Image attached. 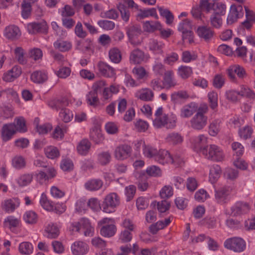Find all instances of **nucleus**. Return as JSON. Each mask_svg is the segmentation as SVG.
Instances as JSON below:
<instances>
[{"label": "nucleus", "instance_id": "obj_19", "mask_svg": "<svg viewBox=\"0 0 255 255\" xmlns=\"http://www.w3.org/2000/svg\"><path fill=\"white\" fill-rule=\"evenodd\" d=\"M69 102L66 98H61L60 99H55L51 100L49 102V106L53 110L58 111L61 110V111L66 109V107L68 105Z\"/></svg>", "mask_w": 255, "mask_h": 255}, {"label": "nucleus", "instance_id": "obj_12", "mask_svg": "<svg viewBox=\"0 0 255 255\" xmlns=\"http://www.w3.org/2000/svg\"><path fill=\"white\" fill-rule=\"evenodd\" d=\"M198 35L207 42L210 41L215 35L214 31L207 26H199L197 30Z\"/></svg>", "mask_w": 255, "mask_h": 255}, {"label": "nucleus", "instance_id": "obj_34", "mask_svg": "<svg viewBox=\"0 0 255 255\" xmlns=\"http://www.w3.org/2000/svg\"><path fill=\"white\" fill-rule=\"evenodd\" d=\"M221 173V168L218 165H214L210 168L209 180L212 183H215L220 177Z\"/></svg>", "mask_w": 255, "mask_h": 255}, {"label": "nucleus", "instance_id": "obj_55", "mask_svg": "<svg viewBox=\"0 0 255 255\" xmlns=\"http://www.w3.org/2000/svg\"><path fill=\"white\" fill-rule=\"evenodd\" d=\"M200 223L208 229H213L216 226V219L214 217H207L202 220Z\"/></svg>", "mask_w": 255, "mask_h": 255}, {"label": "nucleus", "instance_id": "obj_26", "mask_svg": "<svg viewBox=\"0 0 255 255\" xmlns=\"http://www.w3.org/2000/svg\"><path fill=\"white\" fill-rule=\"evenodd\" d=\"M53 46L55 49L62 52L69 51L72 47L71 42L63 40H56L53 43Z\"/></svg>", "mask_w": 255, "mask_h": 255}, {"label": "nucleus", "instance_id": "obj_9", "mask_svg": "<svg viewBox=\"0 0 255 255\" xmlns=\"http://www.w3.org/2000/svg\"><path fill=\"white\" fill-rule=\"evenodd\" d=\"M131 147L128 144H121L116 147L114 151L115 158L119 160L127 159L130 155Z\"/></svg>", "mask_w": 255, "mask_h": 255}, {"label": "nucleus", "instance_id": "obj_38", "mask_svg": "<svg viewBox=\"0 0 255 255\" xmlns=\"http://www.w3.org/2000/svg\"><path fill=\"white\" fill-rule=\"evenodd\" d=\"M161 24L157 21H146L143 23V28L147 32H153L159 30Z\"/></svg>", "mask_w": 255, "mask_h": 255}, {"label": "nucleus", "instance_id": "obj_46", "mask_svg": "<svg viewBox=\"0 0 255 255\" xmlns=\"http://www.w3.org/2000/svg\"><path fill=\"white\" fill-rule=\"evenodd\" d=\"M158 151L157 149L150 146L144 144L143 152L144 155L148 158L153 157L155 159Z\"/></svg>", "mask_w": 255, "mask_h": 255}, {"label": "nucleus", "instance_id": "obj_47", "mask_svg": "<svg viewBox=\"0 0 255 255\" xmlns=\"http://www.w3.org/2000/svg\"><path fill=\"white\" fill-rule=\"evenodd\" d=\"M179 75L183 79L189 78L192 74V69L191 67L186 66H181L179 67L178 70Z\"/></svg>", "mask_w": 255, "mask_h": 255}, {"label": "nucleus", "instance_id": "obj_25", "mask_svg": "<svg viewBox=\"0 0 255 255\" xmlns=\"http://www.w3.org/2000/svg\"><path fill=\"white\" fill-rule=\"evenodd\" d=\"M30 78L33 82L41 84L47 80L48 75L44 71H36L31 74Z\"/></svg>", "mask_w": 255, "mask_h": 255}, {"label": "nucleus", "instance_id": "obj_49", "mask_svg": "<svg viewBox=\"0 0 255 255\" xmlns=\"http://www.w3.org/2000/svg\"><path fill=\"white\" fill-rule=\"evenodd\" d=\"M19 251L22 254L29 255L33 251L32 245L28 242H22L19 246Z\"/></svg>", "mask_w": 255, "mask_h": 255}, {"label": "nucleus", "instance_id": "obj_63", "mask_svg": "<svg viewBox=\"0 0 255 255\" xmlns=\"http://www.w3.org/2000/svg\"><path fill=\"white\" fill-rule=\"evenodd\" d=\"M75 33L77 36L81 38H84L86 37L87 32L83 29L82 23L78 22L75 27Z\"/></svg>", "mask_w": 255, "mask_h": 255}, {"label": "nucleus", "instance_id": "obj_59", "mask_svg": "<svg viewBox=\"0 0 255 255\" xmlns=\"http://www.w3.org/2000/svg\"><path fill=\"white\" fill-rule=\"evenodd\" d=\"M253 133V129L249 126H246L242 128H240L239 131V134L240 137L247 139L250 138Z\"/></svg>", "mask_w": 255, "mask_h": 255}, {"label": "nucleus", "instance_id": "obj_52", "mask_svg": "<svg viewBox=\"0 0 255 255\" xmlns=\"http://www.w3.org/2000/svg\"><path fill=\"white\" fill-rule=\"evenodd\" d=\"M90 137L91 139L97 144L101 143L104 139L103 135L101 133V131L97 129H93L91 131Z\"/></svg>", "mask_w": 255, "mask_h": 255}, {"label": "nucleus", "instance_id": "obj_44", "mask_svg": "<svg viewBox=\"0 0 255 255\" xmlns=\"http://www.w3.org/2000/svg\"><path fill=\"white\" fill-rule=\"evenodd\" d=\"M109 58L111 61L119 63L122 59V54L120 50L117 48L111 49L109 52Z\"/></svg>", "mask_w": 255, "mask_h": 255}, {"label": "nucleus", "instance_id": "obj_40", "mask_svg": "<svg viewBox=\"0 0 255 255\" xmlns=\"http://www.w3.org/2000/svg\"><path fill=\"white\" fill-rule=\"evenodd\" d=\"M160 15L166 19V24L170 25L173 21L174 16L168 9H164L160 6H157Z\"/></svg>", "mask_w": 255, "mask_h": 255}, {"label": "nucleus", "instance_id": "obj_15", "mask_svg": "<svg viewBox=\"0 0 255 255\" xmlns=\"http://www.w3.org/2000/svg\"><path fill=\"white\" fill-rule=\"evenodd\" d=\"M207 116L195 115L190 121L191 127L196 130L202 129L207 124Z\"/></svg>", "mask_w": 255, "mask_h": 255}, {"label": "nucleus", "instance_id": "obj_20", "mask_svg": "<svg viewBox=\"0 0 255 255\" xmlns=\"http://www.w3.org/2000/svg\"><path fill=\"white\" fill-rule=\"evenodd\" d=\"M135 96L143 101H151L153 100L154 93L150 89L144 88L137 91L135 94Z\"/></svg>", "mask_w": 255, "mask_h": 255}, {"label": "nucleus", "instance_id": "obj_5", "mask_svg": "<svg viewBox=\"0 0 255 255\" xmlns=\"http://www.w3.org/2000/svg\"><path fill=\"white\" fill-rule=\"evenodd\" d=\"M224 247L235 252L240 253L245 250L246 245L242 238L234 237L226 240L224 242Z\"/></svg>", "mask_w": 255, "mask_h": 255}, {"label": "nucleus", "instance_id": "obj_17", "mask_svg": "<svg viewBox=\"0 0 255 255\" xmlns=\"http://www.w3.org/2000/svg\"><path fill=\"white\" fill-rule=\"evenodd\" d=\"M14 129L15 126L10 124V123L4 125L1 129V137L2 140L4 142L10 140L16 133Z\"/></svg>", "mask_w": 255, "mask_h": 255}, {"label": "nucleus", "instance_id": "obj_2", "mask_svg": "<svg viewBox=\"0 0 255 255\" xmlns=\"http://www.w3.org/2000/svg\"><path fill=\"white\" fill-rule=\"evenodd\" d=\"M120 204V198L116 193H110L106 195L102 204L103 212L111 213L115 211L116 209Z\"/></svg>", "mask_w": 255, "mask_h": 255}, {"label": "nucleus", "instance_id": "obj_42", "mask_svg": "<svg viewBox=\"0 0 255 255\" xmlns=\"http://www.w3.org/2000/svg\"><path fill=\"white\" fill-rule=\"evenodd\" d=\"M117 8L121 13L123 20L125 22H128L130 16V12L128 8L125 5V3L122 2L119 3Z\"/></svg>", "mask_w": 255, "mask_h": 255}, {"label": "nucleus", "instance_id": "obj_45", "mask_svg": "<svg viewBox=\"0 0 255 255\" xmlns=\"http://www.w3.org/2000/svg\"><path fill=\"white\" fill-rule=\"evenodd\" d=\"M221 121L219 119L214 120L210 125L209 133L212 136L216 135L220 131Z\"/></svg>", "mask_w": 255, "mask_h": 255}, {"label": "nucleus", "instance_id": "obj_32", "mask_svg": "<svg viewBox=\"0 0 255 255\" xmlns=\"http://www.w3.org/2000/svg\"><path fill=\"white\" fill-rule=\"evenodd\" d=\"M91 144L87 139H82L77 146V151L81 155H86L89 152Z\"/></svg>", "mask_w": 255, "mask_h": 255}, {"label": "nucleus", "instance_id": "obj_29", "mask_svg": "<svg viewBox=\"0 0 255 255\" xmlns=\"http://www.w3.org/2000/svg\"><path fill=\"white\" fill-rule=\"evenodd\" d=\"M166 141L168 143L173 145L180 144L183 140V136L178 132H171L169 133L166 138Z\"/></svg>", "mask_w": 255, "mask_h": 255}, {"label": "nucleus", "instance_id": "obj_21", "mask_svg": "<svg viewBox=\"0 0 255 255\" xmlns=\"http://www.w3.org/2000/svg\"><path fill=\"white\" fill-rule=\"evenodd\" d=\"M155 160L162 164L173 163V158L171 157L168 151L163 149L158 150Z\"/></svg>", "mask_w": 255, "mask_h": 255}, {"label": "nucleus", "instance_id": "obj_6", "mask_svg": "<svg viewBox=\"0 0 255 255\" xmlns=\"http://www.w3.org/2000/svg\"><path fill=\"white\" fill-rule=\"evenodd\" d=\"M226 72L230 79L233 82L237 80L235 74L240 79H243L247 76V73L245 69L238 64L230 66L227 70Z\"/></svg>", "mask_w": 255, "mask_h": 255}, {"label": "nucleus", "instance_id": "obj_36", "mask_svg": "<svg viewBox=\"0 0 255 255\" xmlns=\"http://www.w3.org/2000/svg\"><path fill=\"white\" fill-rule=\"evenodd\" d=\"M195 105V104L191 103L184 106L181 109V117L182 118H188L191 116L196 112Z\"/></svg>", "mask_w": 255, "mask_h": 255}, {"label": "nucleus", "instance_id": "obj_16", "mask_svg": "<svg viewBox=\"0 0 255 255\" xmlns=\"http://www.w3.org/2000/svg\"><path fill=\"white\" fill-rule=\"evenodd\" d=\"M71 251L74 255H84L89 251L88 245L82 241H76L71 246Z\"/></svg>", "mask_w": 255, "mask_h": 255}, {"label": "nucleus", "instance_id": "obj_53", "mask_svg": "<svg viewBox=\"0 0 255 255\" xmlns=\"http://www.w3.org/2000/svg\"><path fill=\"white\" fill-rule=\"evenodd\" d=\"M213 10L214 11L213 13L220 16L224 15L226 13V6L225 4L222 2H214Z\"/></svg>", "mask_w": 255, "mask_h": 255}, {"label": "nucleus", "instance_id": "obj_43", "mask_svg": "<svg viewBox=\"0 0 255 255\" xmlns=\"http://www.w3.org/2000/svg\"><path fill=\"white\" fill-rule=\"evenodd\" d=\"M12 165L16 169H21L26 166V161L21 156H15L12 159Z\"/></svg>", "mask_w": 255, "mask_h": 255}, {"label": "nucleus", "instance_id": "obj_31", "mask_svg": "<svg viewBox=\"0 0 255 255\" xmlns=\"http://www.w3.org/2000/svg\"><path fill=\"white\" fill-rule=\"evenodd\" d=\"M15 126V132H25L27 131L25 121L23 117L16 118L13 123H10Z\"/></svg>", "mask_w": 255, "mask_h": 255}, {"label": "nucleus", "instance_id": "obj_56", "mask_svg": "<svg viewBox=\"0 0 255 255\" xmlns=\"http://www.w3.org/2000/svg\"><path fill=\"white\" fill-rule=\"evenodd\" d=\"M208 101L210 108L214 110L218 106V94L216 92L212 91L208 94Z\"/></svg>", "mask_w": 255, "mask_h": 255}, {"label": "nucleus", "instance_id": "obj_3", "mask_svg": "<svg viewBox=\"0 0 255 255\" xmlns=\"http://www.w3.org/2000/svg\"><path fill=\"white\" fill-rule=\"evenodd\" d=\"M202 153L206 158L214 161H221L225 158L223 150L215 144L207 145L203 148Z\"/></svg>", "mask_w": 255, "mask_h": 255}, {"label": "nucleus", "instance_id": "obj_60", "mask_svg": "<svg viewBox=\"0 0 255 255\" xmlns=\"http://www.w3.org/2000/svg\"><path fill=\"white\" fill-rule=\"evenodd\" d=\"M59 117L64 123H68L73 118L72 112L67 109H65L59 113Z\"/></svg>", "mask_w": 255, "mask_h": 255}, {"label": "nucleus", "instance_id": "obj_33", "mask_svg": "<svg viewBox=\"0 0 255 255\" xmlns=\"http://www.w3.org/2000/svg\"><path fill=\"white\" fill-rule=\"evenodd\" d=\"M173 73L172 71H167L164 73L163 86L164 88L169 89L175 85V83L172 80Z\"/></svg>", "mask_w": 255, "mask_h": 255}, {"label": "nucleus", "instance_id": "obj_64", "mask_svg": "<svg viewBox=\"0 0 255 255\" xmlns=\"http://www.w3.org/2000/svg\"><path fill=\"white\" fill-rule=\"evenodd\" d=\"M146 172L150 176L157 177L161 175L160 169L158 167L154 165L147 167L146 170Z\"/></svg>", "mask_w": 255, "mask_h": 255}, {"label": "nucleus", "instance_id": "obj_1", "mask_svg": "<svg viewBox=\"0 0 255 255\" xmlns=\"http://www.w3.org/2000/svg\"><path fill=\"white\" fill-rule=\"evenodd\" d=\"M155 119L153 120V125L156 128L165 127L166 128H173L176 126V117L171 114L169 116L163 113L162 107H159L155 113Z\"/></svg>", "mask_w": 255, "mask_h": 255}, {"label": "nucleus", "instance_id": "obj_4", "mask_svg": "<svg viewBox=\"0 0 255 255\" xmlns=\"http://www.w3.org/2000/svg\"><path fill=\"white\" fill-rule=\"evenodd\" d=\"M126 32L128 37L129 41L133 45H138L141 43V39L139 38L142 30L139 25H129L126 28Z\"/></svg>", "mask_w": 255, "mask_h": 255}, {"label": "nucleus", "instance_id": "obj_37", "mask_svg": "<svg viewBox=\"0 0 255 255\" xmlns=\"http://www.w3.org/2000/svg\"><path fill=\"white\" fill-rule=\"evenodd\" d=\"M87 103L90 106L96 108L100 104L98 94L95 92L90 91L86 96Z\"/></svg>", "mask_w": 255, "mask_h": 255}, {"label": "nucleus", "instance_id": "obj_24", "mask_svg": "<svg viewBox=\"0 0 255 255\" xmlns=\"http://www.w3.org/2000/svg\"><path fill=\"white\" fill-rule=\"evenodd\" d=\"M103 185V182L101 179H93L85 183V187L87 190L94 191L100 189Z\"/></svg>", "mask_w": 255, "mask_h": 255}, {"label": "nucleus", "instance_id": "obj_54", "mask_svg": "<svg viewBox=\"0 0 255 255\" xmlns=\"http://www.w3.org/2000/svg\"><path fill=\"white\" fill-rule=\"evenodd\" d=\"M45 153L46 156L51 159H54L59 156L58 149L53 146H49L45 148Z\"/></svg>", "mask_w": 255, "mask_h": 255}, {"label": "nucleus", "instance_id": "obj_28", "mask_svg": "<svg viewBox=\"0 0 255 255\" xmlns=\"http://www.w3.org/2000/svg\"><path fill=\"white\" fill-rule=\"evenodd\" d=\"M33 175L32 173L21 174L16 180L19 187H24L30 184L33 180Z\"/></svg>", "mask_w": 255, "mask_h": 255}, {"label": "nucleus", "instance_id": "obj_14", "mask_svg": "<svg viewBox=\"0 0 255 255\" xmlns=\"http://www.w3.org/2000/svg\"><path fill=\"white\" fill-rule=\"evenodd\" d=\"M20 205L19 200L17 198H12L5 200L1 203V208L5 212H13Z\"/></svg>", "mask_w": 255, "mask_h": 255}, {"label": "nucleus", "instance_id": "obj_18", "mask_svg": "<svg viewBox=\"0 0 255 255\" xmlns=\"http://www.w3.org/2000/svg\"><path fill=\"white\" fill-rule=\"evenodd\" d=\"M146 59L144 52L137 48L131 51L130 54V61L133 64H140Z\"/></svg>", "mask_w": 255, "mask_h": 255}, {"label": "nucleus", "instance_id": "obj_10", "mask_svg": "<svg viewBox=\"0 0 255 255\" xmlns=\"http://www.w3.org/2000/svg\"><path fill=\"white\" fill-rule=\"evenodd\" d=\"M165 45L163 41L154 38L149 39L148 42L149 50L154 55H163Z\"/></svg>", "mask_w": 255, "mask_h": 255}, {"label": "nucleus", "instance_id": "obj_39", "mask_svg": "<svg viewBox=\"0 0 255 255\" xmlns=\"http://www.w3.org/2000/svg\"><path fill=\"white\" fill-rule=\"evenodd\" d=\"M45 230L47 233V237L48 238L54 239L59 235V230L57 227L54 224H48Z\"/></svg>", "mask_w": 255, "mask_h": 255}, {"label": "nucleus", "instance_id": "obj_27", "mask_svg": "<svg viewBox=\"0 0 255 255\" xmlns=\"http://www.w3.org/2000/svg\"><path fill=\"white\" fill-rule=\"evenodd\" d=\"M207 142V138L204 135L201 134L194 139L193 144L195 150H200L202 152L203 148L206 147L205 145Z\"/></svg>", "mask_w": 255, "mask_h": 255}, {"label": "nucleus", "instance_id": "obj_30", "mask_svg": "<svg viewBox=\"0 0 255 255\" xmlns=\"http://www.w3.org/2000/svg\"><path fill=\"white\" fill-rule=\"evenodd\" d=\"M117 231L115 225L111 224L102 227L100 230L101 235L105 237L110 238L113 236Z\"/></svg>", "mask_w": 255, "mask_h": 255}, {"label": "nucleus", "instance_id": "obj_11", "mask_svg": "<svg viewBox=\"0 0 255 255\" xmlns=\"http://www.w3.org/2000/svg\"><path fill=\"white\" fill-rule=\"evenodd\" d=\"M3 35L6 39L11 41H14L20 37L21 32L17 26L9 25L5 28Z\"/></svg>", "mask_w": 255, "mask_h": 255}, {"label": "nucleus", "instance_id": "obj_41", "mask_svg": "<svg viewBox=\"0 0 255 255\" xmlns=\"http://www.w3.org/2000/svg\"><path fill=\"white\" fill-rule=\"evenodd\" d=\"M239 172L237 169L231 168H226L224 172L225 178L230 180H235L239 177Z\"/></svg>", "mask_w": 255, "mask_h": 255}, {"label": "nucleus", "instance_id": "obj_23", "mask_svg": "<svg viewBox=\"0 0 255 255\" xmlns=\"http://www.w3.org/2000/svg\"><path fill=\"white\" fill-rule=\"evenodd\" d=\"M242 6L241 5L236 6L232 5L230 7V12L227 17V22L229 24H232L236 21L239 15V12L242 10Z\"/></svg>", "mask_w": 255, "mask_h": 255}, {"label": "nucleus", "instance_id": "obj_57", "mask_svg": "<svg viewBox=\"0 0 255 255\" xmlns=\"http://www.w3.org/2000/svg\"><path fill=\"white\" fill-rule=\"evenodd\" d=\"M189 97L186 91H180L172 93L171 95V99L172 101L176 102L179 99H187Z\"/></svg>", "mask_w": 255, "mask_h": 255}, {"label": "nucleus", "instance_id": "obj_13", "mask_svg": "<svg viewBox=\"0 0 255 255\" xmlns=\"http://www.w3.org/2000/svg\"><path fill=\"white\" fill-rule=\"evenodd\" d=\"M250 209V206L247 203L238 202L231 207V210L233 216H238L248 213Z\"/></svg>", "mask_w": 255, "mask_h": 255}, {"label": "nucleus", "instance_id": "obj_35", "mask_svg": "<svg viewBox=\"0 0 255 255\" xmlns=\"http://www.w3.org/2000/svg\"><path fill=\"white\" fill-rule=\"evenodd\" d=\"M23 218L27 224L33 225L37 223L38 216L35 212L30 210L26 211L24 214Z\"/></svg>", "mask_w": 255, "mask_h": 255}, {"label": "nucleus", "instance_id": "obj_8", "mask_svg": "<svg viewBox=\"0 0 255 255\" xmlns=\"http://www.w3.org/2000/svg\"><path fill=\"white\" fill-rule=\"evenodd\" d=\"M27 29L29 33L35 34L38 33L46 34L48 32V26L45 21L40 22H32L28 23Z\"/></svg>", "mask_w": 255, "mask_h": 255}, {"label": "nucleus", "instance_id": "obj_48", "mask_svg": "<svg viewBox=\"0 0 255 255\" xmlns=\"http://www.w3.org/2000/svg\"><path fill=\"white\" fill-rule=\"evenodd\" d=\"M111 159V155L109 151L102 152L98 155V161L102 165L108 164L110 162Z\"/></svg>", "mask_w": 255, "mask_h": 255}, {"label": "nucleus", "instance_id": "obj_50", "mask_svg": "<svg viewBox=\"0 0 255 255\" xmlns=\"http://www.w3.org/2000/svg\"><path fill=\"white\" fill-rule=\"evenodd\" d=\"M211 25L215 28H219L222 25V19L221 16L212 13L210 17Z\"/></svg>", "mask_w": 255, "mask_h": 255}, {"label": "nucleus", "instance_id": "obj_7", "mask_svg": "<svg viewBox=\"0 0 255 255\" xmlns=\"http://www.w3.org/2000/svg\"><path fill=\"white\" fill-rule=\"evenodd\" d=\"M232 189L229 186H224L215 190V198L217 203L225 204L229 200Z\"/></svg>", "mask_w": 255, "mask_h": 255}, {"label": "nucleus", "instance_id": "obj_58", "mask_svg": "<svg viewBox=\"0 0 255 255\" xmlns=\"http://www.w3.org/2000/svg\"><path fill=\"white\" fill-rule=\"evenodd\" d=\"M40 203L43 208L48 211H51L53 209V204L52 202L49 201L45 194L41 195Z\"/></svg>", "mask_w": 255, "mask_h": 255}, {"label": "nucleus", "instance_id": "obj_51", "mask_svg": "<svg viewBox=\"0 0 255 255\" xmlns=\"http://www.w3.org/2000/svg\"><path fill=\"white\" fill-rule=\"evenodd\" d=\"M239 95L242 97H245L251 99L255 98V93L251 89L244 85L241 86Z\"/></svg>", "mask_w": 255, "mask_h": 255}, {"label": "nucleus", "instance_id": "obj_61", "mask_svg": "<svg viewBox=\"0 0 255 255\" xmlns=\"http://www.w3.org/2000/svg\"><path fill=\"white\" fill-rule=\"evenodd\" d=\"M214 2H212L208 0H201L200 7L202 11L209 12L211 10L213 9Z\"/></svg>", "mask_w": 255, "mask_h": 255}, {"label": "nucleus", "instance_id": "obj_62", "mask_svg": "<svg viewBox=\"0 0 255 255\" xmlns=\"http://www.w3.org/2000/svg\"><path fill=\"white\" fill-rule=\"evenodd\" d=\"M98 24L101 27L106 30H112L115 26V24L113 21L107 20H99Z\"/></svg>", "mask_w": 255, "mask_h": 255}, {"label": "nucleus", "instance_id": "obj_22", "mask_svg": "<svg viewBox=\"0 0 255 255\" xmlns=\"http://www.w3.org/2000/svg\"><path fill=\"white\" fill-rule=\"evenodd\" d=\"M98 67L100 73L105 77H112L115 75L114 68L104 62H99Z\"/></svg>", "mask_w": 255, "mask_h": 255}]
</instances>
